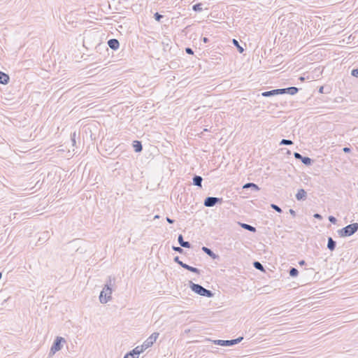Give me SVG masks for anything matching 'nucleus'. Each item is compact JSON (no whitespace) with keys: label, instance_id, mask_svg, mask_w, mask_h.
Listing matches in <instances>:
<instances>
[{"label":"nucleus","instance_id":"1","mask_svg":"<svg viewBox=\"0 0 358 358\" xmlns=\"http://www.w3.org/2000/svg\"><path fill=\"white\" fill-rule=\"evenodd\" d=\"M115 278L108 277L107 282L99 295V301L101 303H106L111 299L112 287L115 284Z\"/></svg>","mask_w":358,"mask_h":358},{"label":"nucleus","instance_id":"2","mask_svg":"<svg viewBox=\"0 0 358 358\" xmlns=\"http://www.w3.org/2000/svg\"><path fill=\"white\" fill-rule=\"evenodd\" d=\"M189 285L192 291H193L194 292L200 296L208 298H211L214 296V293L212 291L204 288L203 287L199 284H196L192 281H189Z\"/></svg>","mask_w":358,"mask_h":358},{"label":"nucleus","instance_id":"3","mask_svg":"<svg viewBox=\"0 0 358 358\" xmlns=\"http://www.w3.org/2000/svg\"><path fill=\"white\" fill-rule=\"evenodd\" d=\"M358 231V223H352L339 229L338 234L341 237H347L353 235Z\"/></svg>","mask_w":358,"mask_h":358},{"label":"nucleus","instance_id":"4","mask_svg":"<svg viewBox=\"0 0 358 358\" xmlns=\"http://www.w3.org/2000/svg\"><path fill=\"white\" fill-rule=\"evenodd\" d=\"M15 188H11V191L15 192L17 194H22L23 192L30 191L31 190L34 186L31 183H19L17 185H14Z\"/></svg>","mask_w":358,"mask_h":358},{"label":"nucleus","instance_id":"5","mask_svg":"<svg viewBox=\"0 0 358 358\" xmlns=\"http://www.w3.org/2000/svg\"><path fill=\"white\" fill-rule=\"evenodd\" d=\"M66 342L65 339L62 337L57 336L54 341L53 344L50 350V355L55 354L56 352L60 350L62 348L63 343Z\"/></svg>","mask_w":358,"mask_h":358},{"label":"nucleus","instance_id":"6","mask_svg":"<svg viewBox=\"0 0 358 358\" xmlns=\"http://www.w3.org/2000/svg\"><path fill=\"white\" fill-rule=\"evenodd\" d=\"M159 335V333L154 332L143 342L142 345L139 346V348H142V351L143 352V350L151 347L157 339Z\"/></svg>","mask_w":358,"mask_h":358},{"label":"nucleus","instance_id":"7","mask_svg":"<svg viewBox=\"0 0 358 358\" xmlns=\"http://www.w3.org/2000/svg\"><path fill=\"white\" fill-rule=\"evenodd\" d=\"M243 337L240 336L236 339L232 340H215L213 341V343L221 346H232L234 345L238 344L241 341H243Z\"/></svg>","mask_w":358,"mask_h":358},{"label":"nucleus","instance_id":"8","mask_svg":"<svg viewBox=\"0 0 358 358\" xmlns=\"http://www.w3.org/2000/svg\"><path fill=\"white\" fill-rule=\"evenodd\" d=\"M222 201V198L208 196L205 199L203 204L206 207H213L217 203H221Z\"/></svg>","mask_w":358,"mask_h":358},{"label":"nucleus","instance_id":"9","mask_svg":"<svg viewBox=\"0 0 358 358\" xmlns=\"http://www.w3.org/2000/svg\"><path fill=\"white\" fill-rule=\"evenodd\" d=\"M278 94H289L294 95L299 92V88L296 87H289L287 88L278 89Z\"/></svg>","mask_w":358,"mask_h":358},{"label":"nucleus","instance_id":"10","mask_svg":"<svg viewBox=\"0 0 358 358\" xmlns=\"http://www.w3.org/2000/svg\"><path fill=\"white\" fill-rule=\"evenodd\" d=\"M294 156L296 159H300L303 164L306 166H310L313 163V160L308 157H303L299 152H294Z\"/></svg>","mask_w":358,"mask_h":358},{"label":"nucleus","instance_id":"11","mask_svg":"<svg viewBox=\"0 0 358 358\" xmlns=\"http://www.w3.org/2000/svg\"><path fill=\"white\" fill-rule=\"evenodd\" d=\"M141 352H143L142 348H140L139 346H137L134 350L127 353L124 358H138Z\"/></svg>","mask_w":358,"mask_h":358},{"label":"nucleus","instance_id":"12","mask_svg":"<svg viewBox=\"0 0 358 358\" xmlns=\"http://www.w3.org/2000/svg\"><path fill=\"white\" fill-rule=\"evenodd\" d=\"M108 45L112 49V50H117L119 48L120 43L117 39L112 38L108 41Z\"/></svg>","mask_w":358,"mask_h":358},{"label":"nucleus","instance_id":"13","mask_svg":"<svg viewBox=\"0 0 358 358\" xmlns=\"http://www.w3.org/2000/svg\"><path fill=\"white\" fill-rule=\"evenodd\" d=\"M178 243L180 244V245L182 248H190L192 247V245L188 241H185L183 240V236L182 234H180L178 237Z\"/></svg>","mask_w":358,"mask_h":358},{"label":"nucleus","instance_id":"14","mask_svg":"<svg viewBox=\"0 0 358 358\" xmlns=\"http://www.w3.org/2000/svg\"><path fill=\"white\" fill-rule=\"evenodd\" d=\"M201 250L213 259H215L219 257V256L214 253L213 250H211L210 248L206 246L202 247Z\"/></svg>","mask_w":358,"mask_h":358},{"label":"nucleus","instance_id":"15","mask_svg":"<svg viewBox=\"0 0 358 358\" xmlns=\"http://www.w3.org/2000/svg\"><path fill=\"white\" fill-rule=\"evenodd\" d=\"M307 196V193L303 189H300L296 194V199L298 201L305 200Z\"/></svg>","mask_w":358,"mask_h":358},{"label":"nucleus","instance_id":"16","mask_svg":"<svg viewBox=\"0 0 358 358\" xmlns=\"http://www.w3.org/2000/svg\"><path fill=\"white\" fill-rule=\"evenodd\" d=\"M9 80V76L0 71V83L3 85H6L8 83Z\"/></svg>","mask_w":358,"mask_h":358},{"label":"nucleus","instance_id":"17","mask_svg":"<svg viewBox=\"0 0 358 358\" xmlns=\"http://www.w3.org/2000/svg\"><path fill=\"white\" fill-rule=\"evenodd\" d=\"M336 247V242L331 238H328L327 248L330 251H334Z\"/></svg>","mask_w":358,"mask_h":358},{"label":"nucleus","instance_id":"18","mask_svg":"<svg viewBox=\"0 0 358 358\" xmlns=\"http://www.w3.org/2000/svg\"><path fill=\"white\" fill-rule=\"evenodd\" d=\"M133 147L136 152H140L143 150L142 143L139 141H134L133 142Z\"/></svg>","mask_w":358,"mask_h":358},{"label":"nucleus","instance_id":"19","mask_svg":"<svg viewBox=\"0 0 358 358\" xmlns=\"http://www.w3.org/2000/svg\"><path fill=\"white\" fill-rule=\"evenodd\" d=\"M250 188L252 191H258L259 189V187L252 182L246 183L243 186V189H249Z\"/></svg>","mask_w":358,"mask_h":358},{"label":"nucleus","instance_id":"20","mask_svg":"<svg viewBox=\"0 0 358 358\" xmlns=\"http://www.w3.org/2000/svg\"><path fill=\"white\" fill-rule=\"evenodd\" d=\"M262 95L264 97H268L271 96L278 95V89L272 90L270 91H266L262 92Z\"/></svg>","mask_w":358,"mask_h":358},{"label":"nucleus","instance_id":"21","mask_svg":"<svg viewBox=\"0 0 358 358\" xmlns=\"http://www.w3.org/2000/svg\"><path fill=\"white\" fill-rule=\"evenodd\" d=\"M182 268H185V269H187V271H191L192 273H196V274H200V270L199 269H198L196 267L191 266H189V265H188L187 264H186L185 266L182 265Z\"/></svg>","mask_w":358,"mask_h":358},{"label":"nucleus","instance_id":"22","mask_svg":"<svg viewBox=\"0 0 358 358\" xmlns=\"http://www.w3.org/2000/svg\"><path fill=\"white\" fill-rule=\"evenodd\" d=\"M241 227L244 229H246V230H248L249 231H251V232H255L256 231V228L255 227H253V226L250 225V224H241Z\"/></svg>","mask_w":358,"mask_h":358},{"label":"nucleus","instance_id":"23","mask_svg":"<svg viewBox=\"0 0 358 358\" xmlns=\"http://www.w3.org/2000/svg\"><path fill=\"white\" fill-rule=\"evenodd\" d=\"M253 266L259 271H264V268L263 265L259 262H257V261L254 262Z\"/></svg>","mask_w":358,"mask_h":358},{"label":"nucleus","instance_id":"24","mask_svg":"<svg viewBox=\"0 0 358 358\" xmlns=\"http://www.w3.org/2000/svg\"><path fill=\"white\" fill-rule=\"evenodd\" d=\"M202 6L203 4L201 3H196L192 6V9L195 12H200L203 10Z\"/></svg>","mask_w":358,"mask_h":358},{"label":"nucleus","instance_id":"25","mask_svg":"<svg viewBox=\"0 0 358 358\" xmlns=\"http://www.w3.org/2000/svg\"><path fill=\"white\" fill-rule=\"evenodd\" d=\"M289 275H290V276H292V277H296V276H297V275H298V274H299V271H298L296 268L292 267V268L289 269Z\"/></svg>","mask_w":358,"mask_h":358},{"label":"nucleus","instance_id":"26","mask_svg":"<svg viewBox=\"0 0 358 358\" xmlns=\"http://www.w3.org/2000/svg\"><path fill=\"white\" fill-rule=\"evenodd\" d=\"M233 43L235 46L237 47L238 50L239 51L240 53L243 52L244 49L239 45L238 41H236V39H233Z\"/></svg>","mask_w":358,"mask_h":358},{"label":"nucleus","instance_id":"27","mask_svg":"<svg viewBox=\"0 0 358 358\" xmlns=\"http://www.w3.org/2000/svg\"><path fill=\"white\" fill-rule=\"evenodd\" d=\"M292 144H293L292 141L288 140V139H282L281 141L280 142V145H292Z\"/></svg>","mask_w":358,"mask_h":358},{"label":"nucleus","instance_id":"28","mask_svg":"<svg viewBox=\"0 0 358 358\" xmlns=\"http://www.w3.org/2000/svg\"><path fill=\"white\" fill-rule=\"evenodd\" d=\"M172 249L173 250L180 253V254H183L184 253V250L182 248V247H178V246H172Z\"/></svg>","mask_w":358,"mask_h":358},{"label":"nucleus","instance_id":"29","mask_svg":"<svg viewBox=\"0 0 358 358\" xmlns=\"http://www.w3.org/2000/svg\"><path fill=\"white\" fill-rule=\"evenodd\" d=\"M271 208L277 211L278 213H282V209L276 204L271 203Z\"/></svg>","mask_w":358,"mask_h":358},{"label":"nucleus","instance_id":"30","mask_svg":"<svg viewBox=\"0 0 358 358\" xmlns=\"http://www.w3.org/2000/svg\"><path fill=\"white\" fill-rule=\"evenodd\" d=\"M173 260L176 263L178 264L181 267H182V265H186L185 263H183L182 261L180 260L179 257L178 256L175 257Z\"/></svg>","mask_w":358,"mask_h":358},{"label":"nucleus","instance_id":"31","mask_svg":"<svg viewBox=\"0 0 358 358\" xmlns=\"http://www.w3.org/2000/svg\"><path fill=\"white\" fill-rule=\"evenodd\" d=\"M76 132L71 134V141L73 146L76 145Z\"/></svg>","mask_w":358,"mask_h":358},{"label":"nucleus","instance_id":"32","mask_svg":"<svg viewBox=\"0 0 358 358\" xmlns=\"http://www.w3.org/2000/svg\"><path fill=\"white\" fill-rule=\"evenodd\" d=\"M154 18L156 21L159 22L161 19L163 18V15L159 13H155L154 15Z\"/></svg>","mask_w":358,"mask_h":358},{"label":"nucleus","instance_id":"33","mask_svg":"<svg viewBox=\"0 0 358 358\" xmlns=\"http://www.w3.org/2000/svg\"><path fill=\"white\" fill-rule=\"evenodd\" d=\"M351 75L354 77L358 78V68L352 69L351 71Z\"/></svg>","mask_w":358,"mask_h":358},{"label":"nucleus","instance_id":"34","mask_svg":"<svg viewBox=\"0 0 358 358\" xmlns=\"http://www.w3.org/2000/svg\"><path fill=\"white\" fill-rule=\"evenodd\" d=\"M328 219H329V221L332 224H336L337 222L336 218L332 215H330Z\"/></svg>","mask_w":358,"mask_h":358},{"label":"nucleus","instance_id":"35","mask_svg":"<svg viewBox=\"0 0 358 358\" xmlns=\"http://www.w3.org/2000/svg\"><path fill=\"white\" fill-rule=\"evenodd\" d=\"M203 180H193V185L201 187V182Z\"/></svg>","mask_w":358,"mask_h":358},{"label":"nucleus","instance_id":"36","mask_svg":"<svg viewBox=\"0 0 358 358\" xmlns=\"http://www.w3.org/2000/svg\"><path fill=\"white\" fill-rule=\"evenodd\" d=\"M185 52L188 55H193L194 54V51H193V50L191 48H185Z\"/></svg>","mask_w":358,"mask_h":358},{"label":"nucleus","instance_id":"37","mask_svg":"<svg viewBox=\"0 0 358 358\" xmlns=\"http://www.w3.org/2000/svg\"><path fill=\"white\" fill-rule=\"evenodd\" d=\"M313 217L316 219H318V220H322V216L319 214V213H315Z\"/></svg>","mask_w":358,"mask_h":358},{"label":"nucleus","instance_id":"38","mask_svg":"<svg viewBox=\"0 0 358 358\" xmlns=\"http://www.w3.org/2000/svg\"><path fill=\"white\" fill-rule=\"evenodd\" d=\"M343 150L345 153H349V152H350L351 149L348 147H345V148H343Z\"/></svg>","mask_w":358,"mask_h":358},{"label":"nucleus","instance_id":"39","mask_svg":"<svg viewBox=\"0 0 358 358\" xmlns=\"http://www.w3.org/2000/svg\"><path fill=\"white\" fill-rule=\"evenodd\" d=\"M166 221L169 223V224H173L174 223L175 220H173V219H171L170 217H166Z\"/></svg>","mask_w":358,"mask_h":358},{"label":"nucleus","instance_id":"40","mask_svg":"<svg viewBox=\"0 0 358 358\" xmlns=\"http://www.w3.org/2000/svg\"><path fill=\"white\" fill-rule=\"evenodd\" d=\"M289 213L293 216V217H295L296 216V212L293 210V209H289Z\"/></svg>","mask_w":358,"mask_h":358},{"label":"nucleus","instance_id":"41","mask_svg":"<svg viewBox=\"0 0 358 358\" xmlns=\"http://www.w3.org/2000/svg\"><path fill=\"white\" fill-rule=\"evenodd\" d=\"M299 265L300 266H304L306 264V262L304 261V260H301L299 262Z\"/></svg>","mask_w":358,"mask_h":358},{"label":"nucleus","instance_id":"42","mask_svg":"<svg viewBox=\"0 0 358 358\" xmlns=\"http://www.w3.org/2000/svg\"><path fill=\"white\" fill-rule=\"evenodd\" d=\"M192 179H196V180H199V179H203L201 176H194V177L192 178Z\"/></svg>","mask_w":358,"mask_h":358},{"label":"nucleus","instance_id":"43","mask_svg":"<svg viewBox=\"0 0 358 358\" xmlns=\"http://www.w3.org/2000/svg\"><path fill=\"white\" fill-rule=\"evenodd\" d=\"M202 41H203V43H208L209 41V39L207 37H203L202 38Z\"/></svg>","mask_w":358,"mask_h":358},{"label":"nucleus","instance_id":"44","mask_svg":"<svg viewBox=\"0 0 358 358\" xmlns=\"http://www.w3.org/2000/svg\"><path fill=\"white\" fill-rule=\"evenodd\" d=\"M299 80H300L301 81H303V80H305V78H304L303 77L301 76V77L299 78Z\"/></svg>","mask_w":358,"mask_h":358},{"label":"nucleus","instance_id":"45","mask_svg":"<svg viewBox=\"0 0 358 358\" xmlns=\"http://www.w3.org/2000/svg\"><path fill=\"white\" fill-rule=\"evenodd\" d=\"M322 90H323V87H321L320 89V92H322Z\"/></svg>","mask_w":358,"mask_h":358},{"label":"nucleus","instance_id":"46","mask_svg":"<svg viewBox=\"0 0 358 358\" xmlns=\"http://www.w3.org/2000/svg\"><path fill=\"white\" fill-rule=\"evenodd\" d=\"M157 218H159V215H155L154 219H157Z\"/></svg>","mask_w":358,"mask_h":358}]
</instances>
